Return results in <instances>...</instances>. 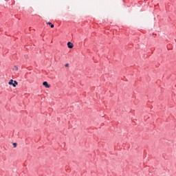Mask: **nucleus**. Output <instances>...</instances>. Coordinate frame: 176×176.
<instances>
[{"label": "nucleus", "instance_id": "f257e3e1", "mask_svg": "<svg viewBox=\"0 0 176 176\" xmlns=\"http://www.w3.org/2000/svg\"><path fill=\"white\" fill-rule=\"evenodd\" d=\"M8 85L13 86V87H16L17 85H19V82L16 80H10L8 82Z\"/></svg>", "mask_w": 176, "mask_h": 176}, {"label": "nucleus", "instance_id": "f03ea898", "mask_svg": "<svg viewBox=\"0 0 176 176\" xmlns=\"http://www.w3.org/2000/svg\"><path fill=\"white\" fill-rule=\"evenodd\" d=\"M67 46H68L69 49H72V47H74V44L71 42H68Z\"/></svg>", "mask_w": 176, "mask_h": 176}, {"label": "nucleus", "instance_id": "7ed1b4c3", "mask_svg": "<svg viewBox=\"0 0 176 176\" xmlns=\"http://www.w3.org/2000/svg\"><path fill=\"white\" fill-rule=\"evenodd\" d=\"M43 85L45 86V87H46L47 89H49V87H50V85H49V84L47 83V82L45 81L43 82Z\"/></svg>", "mask_w": 176, "mask_h": 176}, {"label": "nucleus", "instance_id": "20e7f679", "mask_svg": "<svg viewBox=\"0 0 176 176\" xmlns=\"http://www.w3.org/2000/svg\"><path fill=\"white\" fill-rule=\"evenodd\" d=\"M47 24L48 25H50L51 28H54V25H53L52 23L48 22V23H47Z\"/></svg>", "mask_w": 176, "mask_h": 176}, {"label": "nucleus", "instance_id": "39448f33", "mask_svg": "<svg viewBox=\"0 0 176 176\" xmlns=\"http://www.w3.org/2000/svg\"><path fill=\"white\" fill-rule=\"evenodd\" d=\"M14 71H19V67L17 66L14 67Z\"/></svg>", "mask_w": 176, "mask_h": 176}, {"label": "nucleus", "instance_id": "423d86ee", "mask_svg": "<svg viewBox=\"0 0 176 176\" xmlns=\"http://www.w3.org/2000/svg\"><path fill=\"white\" fill-rule=\"evenodd\" d=\"M14 148H16L17 146V143H13Z\"/></svg>", "mask_w": 176, "mask_h": 176}, {"label": "nucleus", "instance_id": "0eeeda50", "mask_svg": "<svg viewBox=\"0 0 176 176\" xmlns=\"http://www.w3.org/2000/svg\"><path fill=\"white\" fill-rule=\"evenodd\" d=\"M65 67H69V64L68 63L65 64Z\"/></svg>", "mask_w": 176, "mask_h": 176}, {"label": "nucleus", "instance_id": "6e6552de", "mask_svg": "<svg viewBox=\"0 0 176 176\" xmlns=\"http://www.w3.org/2000/svg\"><path fill=\"white\" fill-rule=\"evenodd\" d=\"M25 58H28V55H25Z\"/></svg>", "mask_w": 176, "mask_h": 176}]
</instances>
